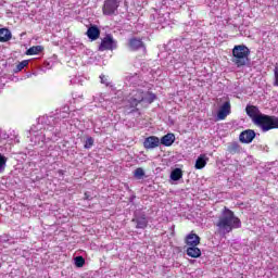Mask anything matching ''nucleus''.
<instances>
[{
  "label": "nucleus",
  "mask_w": 278,
  "mask_h": 278,
  "mask_svg": "<svg viewBox=\"0 0 278 278\" xmlns=\"http://www.w3.org/2000/svg\"><path fill=\"white\" fill-rule=\"evenodd\" d=\"M58 114L59 118H68L71 114V108L68 105H64Z\"/></svg>",
  "instance_id": "4be33fe9"
},
{
  "label": "nucleus",
  "mask_w": 278,
  "mask_h": 278,
  "mask_svg": "<svg viewBox=\"0 0 278 278\" xmlns=\"http://www.w3.org/2000/svg\"><path fill=\"white\" fill-rule=\"evenodd\" d=\"M135 177L137 179H142L143 175H144V169H142L141 167L137 168L134 173Z\"/></svg>",
  "instance_id": "bb28decb"
},
{
  "label": "nucleus",
  "mask_w": 278,
  "mask_h": 278,
  "mask_svg": "<svg viewBox=\"0 0 278 278\" xmlns=\"http://www.w3.org/2000/svg\"><path fill=\"white\" fill-rule=\"evenodd\" d=\"M128 47L131 49V51H138V49H147L142 39L136 37L129 39Z\"/></svg>",
  "instance_id": "f8f14e48"
},
{
  "label": "nucleus",
  "mask_w": 278,
  "mask_h": 278,
  "mask_svg": "<svg viewBox=\"0 0 278 278\" xmlns=\"http://www.w3.org/2000/svg\"><path fill=\"white\" fill-rule=\"evenodd\" d=\"M144 149H157L160 147V138L155 136H150L143 141Z\"/></svg>",
  "instance_id": "9b49d317"
},
{
  "label": "nucleus",
  "mask_w": 278,
  "mask_h": 278,
  "mask_svg": "<svg viewBox=\"0 0 278 278\" xmlns=\"http://www.w3.org/2000/svg\"><path fill=\"white\" fill-rule=\"evenodd\" d=\"M85 198H86V199H90V197H88V193H85Z\"/></svg>",
  "instance_id": "c756f323"
},
{
  "label": "nucleus",
  "mask_w": 278,
  "mask_h": 278,
  "mask_svg": "<svg viewBox=\"0 0 278 278\" xmlns=\"http://www.w3.org/2000/svg\"><path fill=\"white\" fill-rule=\"evenodd\" d=\"M215 227H217L218 233L226 236V233H231L233 229H240V227H242V222L236 216L233 211L225 206L222 215L215 223Z\"/></svg>",
  "instance_id": "f257e3e1"
},
{
  "label": "nucleus",
  "mask_w": 278,
  "mask_h": 278,
  "mask_svg": "<svg viewBox=\"0 0 278 278\" xmlns=\"http://www.w3.org/2000/svg\"><path fill=\"white\" fill-rule=\"evenodd\" d=\"M249 55H251V50L244 45L235 46L232 49V62L238 68L250 64Z\"/></svg>",
  "instance_id": "7ed1b4c3"
},
{
  "label": "nucleus",
  "mask_w": 278,
  "mask_h": 278,
  "mask_svg": "<svg viewBox=\"0 0 278 278\" xmlns=\"http://www.w3.org/2000/svg\"><path fill=\"white\" fill-rule=\"evenodd\" d=\"M274 86L278 87V71H275V81H274Z\"/></svg>",
  "instance_id": "c85d7f7f"
},
{
  "label": "nucleus",
  "mask_w": 278,
  "mask_h": 278,
  "mask_svg": "<svg viewBox=\"0 0 278 278\" xmlns=\"http://www.w3.org/2000/svg\"><path fill=\"white\" fill-rule=\"evenodd\" d=\"M5 164H8V157L0 153V173L5 170Z\"/></svg>",
  "instance_id": "5701e85b"
},
{
  "label": "nucleus",
  "mask_w": 278,
  "mask_h": 278,
  "mask_svg": "<svg viewBox=\"0 0 278 278\" xmlns=\"http://www.w3.org/2000/svg\"><path fill=\"white\" fill-rule=\"evenodd\" d=\"M87 36L89 40H99V36H101V30L97 25H92L87 29Z\"/></svg>",
  "instance_id": "4468645a"
},
{
  "label": "nucleus",
  "mask_w": 278,
  "mask_h": 278,
  "mask_svg": "<svg viewBox=\"0 0 278 278\" xmlns=\"http://www.w3.org/2000/svg\"><path fill=\"white\" fill-rule=\"evenodd\" d=\"M155 101V94L149 93L147 90L140 88V85L131 90L127 97V102L130 108H138L140 103H153Z\"/></svg>",
  "instance_id": "f03ea898"
},
{
  "label": "nucleus",
  "mask_w": 278,
  "mask_h": 278,
  "mask_svg": "<svg viewBox=\"0 0 278 278\" xmlns=\"http://www.w3.org/2000/svg\"><path fill=\"white\" fill-rule=\"evenodd\" d=\"M114 49H116V40H114V36L108 34L104 38H102L98 50L99 51H114Z\"/></svg>",
  "instance_id": "423d86ee"
},
{
  "label": "nucleus",
  "mask_w": 278,
  "mask_h": 278,
  "mask_svg": "<svg viewBox=\"0 0 278 278\" xmlns=\"http://www.w3.org/2000/svg\"><path fill=\"white\" fill-rule=\"evenodd\" d=\"M207 162H210V157H207L206 154H200L195 161L194 168H197V170H201L207 166Z\"/></svg>",
  "instance_id": "2eb2a0df"
},
{
  "label": "nucleus",
  "mask_w": 278,
  "mask_h": 278,
  "mask_svg": "<svg viewBox=\"0 0 278 278\" xmlns=\"http://www.w3.org/2000/svg\"><path fill=\"white\" fill-rule=\"evenodd\" d=\"M254 125H256V127H260L262 131L278 129V117L269 116L263 113L260 118H256V123Z\"/></svg>",
  "instance_id": "20e7f679"
},
{
  "label": "nucleus",
  "mask_w": 278,
  "mask_h": 278,
  "mask_svg": "<svg viewBox=\"0 0 278 278\" xmlns=\"http://www.w3.org/2000/svg\"><path fill=\"white\" fill-rule=\"evenodd\" d=\"M187 255L189 257H201V249L197 248V245H193V247H189L187 249Z\"/></svg>",
  "instance_id": "a211bd4d"
},
{
  "label": "nucleus",
  "mask_w": 278,
  "mask_h": 278,
  "mask_svg": "<svg viewBox=\"0 0 278 278\" xmlns=\"http://www.w3.org/2000/svg\"><path fill=\"white\" fill-rule=\"evenodd\" d=\"M29 65V61L28 60H24L22 62H20L17 65H16V70L17 71H23V68H25L26 66Z\"/></svg>",
  "instance_id": "a878e982"
},
{
  "label": "nucleus",
  "mask_w": 278,
  "mask_h": 278,
  "mask_svg": "<svg viewBox=\"0 0 278 278\" xmlns=\"http://www.w3.org/2000/svg\"><path fill=\"white\" fill-rule=\"evenodd\" d=\"M132 223H136V229H147L149 226V219H147V215H136L132 218Z\"/></svg>",
  "instance_id": "1a4fd4ad"
},
{
  "label": "nucleus",
  "mask_w": 278,
  "mask_h": 278,
  "mask_svg": "<svg viewBox=\"0 0 278 278\" xmlns=\"http://www.w3.org/2000/svg\"><path fill=\"white\" fill-rule=\"evenodd\" d=\"M86 264V260H84V256H76L75 257V265L77 268H81Z\"/></svg>",
  "instance_id": "b1692460"
},
{
  "label": "nucleus",
  "mask_w": 278,
  "mask_h": 278,
  "mask_svg": "<svg viewBox=\"0 0 278 278\" xmlns=\"http://www.w3.org/2000/svg\"><path fill=\"white\" fill-rule=\"evenodd\" d=\"M231 114V102L226 100L223 105L219 106L217 112V121H225L227 116Z\"/></svg>",
  "instance_id": "0eeeda50"
},
{
  "label": "nucleus",
  "mask_w": 278,
  "mask_h": 278,
  "mask_svg": "<svg viewBox=\"0 0 278 278\" xmlns=\"http://www.w3.org/2000/svg\"><path fill=\"white\" fill-rule=\"evenodd\" d=\"M173 142H175V135L174 134H167L162 137L161 144L164 147H172Z\"/></svg>",
  "instance_id": "f3484780"
},
{
  "label": "nucleus",
  "mask_w": 278,
  "mask_h": 278,
  "mask_svg": "<svg viewBox=\"0 0 278 278\" xmlns=\"http://www.w3.org/2000/svg\"><path fill=\"white\" fill-rule=\"evenodd\" d=\"M101 84H105L106 86H110V78L108 76H100Z\"/></svg>",
  "instance_id": "cd10ccee"
},
{
  "label": "nucleus",
  "mask_w": 278,
  "mask_h": 278,
  "mask_svg": "<svg viewBox=\"0 0 278 278\" xmlns=\"http://www.w3.org/2000/svg\"><path fill=\"white\" fill-rule=\"evenodd\" d=\"M228 152L231 155H236V153H242V147L238 144V142H231L228 144Z\"/></svg>",
  "instance_id": "6ab92c4d"
},
{
  "label": "nucleus",
  "mask_w": 278,
  "mask_h": 278,
  "mask_svg": "<svg viewBox=\"0 0 278 278\" xmlns=\"http://www.w3.org/2000/svg\"><path fill=\"white\" fill-rule=\"evenodd\" d=\"M45 48L42 46H33L26 51V55H38V53H42Z\"/></svg>",
  "instance_id": "aec40b11"
},
{
  "label": "nucleus",
  "mask_w": 278,
  "mask_h": 278,
  "mask_svg": "<svg viewBox=\"0 0 278 278\" xmlns=\"http://www.w3.org/2000/svg\"><path fill=\"white\" fill-rule=\"evenodd\" d=\"M255 139V130H244L240 134L239 140L240 142H243L244 144H250V142H253Z\"/></svg>",
  "instance_id": "9d476101"
},
{
  "label": "nucleus",
  "mask_w": 278,
  "mask_h": 278,
  "mask_svg": "<svg viewBox=\"0 0 278 278\" xmlns=\"http://www.w3.org/2000/svg\"><path fill=\"white\" fill-rule=\"evenodd\" d=\"M245 114L251 117L252 123L256 124L257 118L262 116V111H260V108L253 105V104H248L245 108Z\"/></svg>",
  "instance_id": "6e6552de"
},
{
  "label": "nucleus",
  "mask_w": 278,
  "mask_h": 278,
  "mask_svg": "<svg viewBox=\"0 0 278 278\" xmlns=\"http://www.w3.org/2000/svg\"><path fill=\"white\" fill-rule=\"evenodd\" d=\"M93 144H94V139L92 137H88L85 141L84 148L85 149H92Z\"/></svg>",
  "instance_id": "393cba45"
},
{
  "label": "nucleus",
  "mask_w": 278,
  "mask_h": 278,
  "mask_svg": "<svg viewBox=\"0 0 278 278\" xmlns=\"http://www.w3.org/2000/svg\"><path fill=\"white\" fill-rule=\"evenodd\" d=\"M12 40V31L8 28H0V42H8Z\"/></svg>",
  "instance_id": "dca6fc26"
},
{
  "label": "nucleus",
  "mask_w": 278,
  "mask_h": 278,
  "mask_svg": "<svg viewBox=\"0 0 278 278\" xmlns=\"http://www.w3.org/2000/svg\"><path fill=\"white\" fill-rule=\"evenodd\" d=\"M181 177H184V170H181V168H175L170 173V179L173 181H179V179H181Z\"/></svg>",
  "instance_id": "412c9836"
},
{
  "label": "nucleus",
  "mask_w": 278,
  "mask_h": 278,
  "mask_svg": "<svg viewBox=\"0 0 278 278\" xmlns=\"http://www.w3.org/2000/svg\"><path fill=\"white\" fill-rule=\"evenodd\" d=\"M118 8H121V0H104L102 14L104 16H113V14L118 12Z\"/></svg>",
  "instance_id": "39448f33"
},
{
  "label": "nucleus",
  "mask_w": 278,
  "mask_h": 278,
  "mask_svg": "<svg viewBox=\"0 0 278 278\" xmlns=\"http://www.w3.org/2000/svg\"><path fill=\"white\" fill-rule=\"evenodd\" d=\"M186 244H187L188 247H199V244H201V238L198 237L197 233L190 232V233L186 237Z\"/></svg>",
  "instance_id": "ddd939ff"
}]
</instances>
